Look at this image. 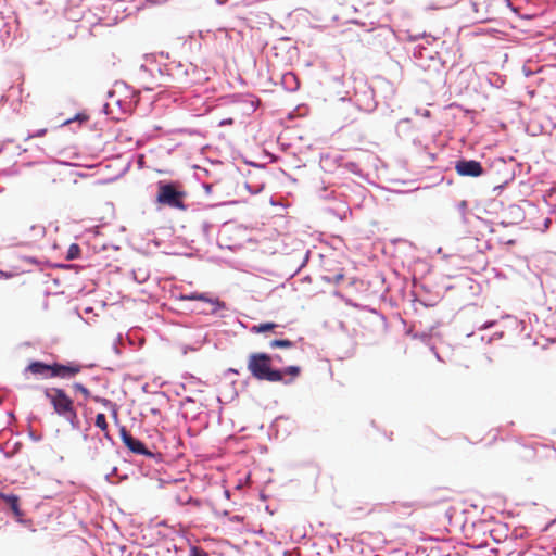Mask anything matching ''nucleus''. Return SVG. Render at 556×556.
<instances>
[{"mask_svg": "<svg viewBox=\"0 0 556 556\" xmlns=\"http://www.w3.org/2000/svg\"><path fill=\"white\" fill-rule=\"evenodd\" d=\"M248 369L258 380L270 382L282 381V372L271 368L270 357L267 354L256 353L250 355Z\"/></svg>", "mask_w": 556, "mask_h": 556, "instance_id": "f257e3e1", "label": "nucleus"}, {"mask_svg": "<svg viewBox=\"0 0 556 556\" xmlns=\"http://www.w3.org/2000/svg\"><path fill=\"white\" fill-rule=\"evenodd\" d=\"M45 395L53 405V408L56 414L64 417L66 420H74V418L76 417V413L73 409V402L63 390H46Z\"/></svg>", "mask_w": 556, "mask_h": 556, "instance_id": "f03ea898", "label": "nucleus"}, {"mask_svg": "<svg viewBox=\"0 0 556 556\" xmlns=\"http://www.w3.org/2000/svg\"><path fill=\"white\" fill-rule=\"evenodd\" d=\"M185 193L178 191L172 184H160L156 201L169 207L186 210L182 202Z\"/></svg>", "mask_w": 556, "mask_h": 556, "instance_id": "7ed1b4c3", "label": "nucleus"}, {"mask_svg": "<svg viewBox=\"0 0 556 556\" xmlns=\"http://www.w3.org/2000/svg\"><path fill=\"white\" fill-rule=\"evenodd\" d=\"M119 432H121V439H122L123 443L132 453L138 454V455L152 456V453L147 450L144 444L140 440H138V439L134 438L131 434H129L127 432V430L125 429V427H122Z\"/></svg>", "mask_w": 556, "mask_h": 556, "instance_id": "20e7f679", "label": "nucleus"}, {"mask_svg": "<svg viewBox=\"0 0 556 556\" xmlns=\"http://www.w3.org/2000/svg\"><path fill=\"white\" fill-rule=\"evenodd\" d=\"M455 170L460 176L478 177L483 169L481 164L475 160H462L455 165Z\"/></svg>", "mask_w": 556, "mask_h": 556, "instance_id": "39448f33", "label": "nucleus"}, {"mask_svg": "<svg viewBox=\"0 0 556 556\" xmlns=\"http://www.w3.org/2000/svg\"><path fill=\"white\" fill-rule=\"evenodd\" d=\"M26 370L45 379L52 378V365H47L41 362L30 363Z\"/></svg>", "mask_w": 556, "mask_h": 556, "instance_id": "423d86ee", "label": "nucleus"}, {"mask_svg": "<svg viewBox=\"0 0 556 556\" xmlns=\"http://www.w3.org/2000/svg\"><path fill=\"white\" fill-rule=\"evenodd\" d=\"M78 371L79 367L76 366L52 365V377L70 378Z\"/></svg>", "mask_w": 556, "mask_h": 556, "instance_id": "0eeeda50", "label": "nucleus"}, {"mask_svg": "<svg viewBox=\"0 0 556 556\" xmlns=\"http://www.w3.org/2000/svg\"><path fill=\"white\" fill-rule=\"evenodd\" d=\"M1 497L10 506L16 517L22 516V511L18 506V497L14 494H1Z\"/></svg>", "mask_w": 556, "mask_h": 556, "instance_id": "6e6552de", "label": "nucleus"}, {"mask_svg": "<svg viewBox=\"0 0 556 556\" xmlns=\"http://www.w3.org/2000/svg\"><path fill=\"white\" fill-rule=\"evenodd\" d=\"M198 301L210 303L213 306L212 313H216L219 308H223L225 306V304L220 302L218 299H211L205 293H199Z\"/></svg>", "mask_w": 556, "mask_h": 556, "instance_id": "1a4fd4ad", "label": "nucleus"}, {"mask_svg": "<svg viewBox=\"0 0 556 556\" xmlns=\"http://www.w3.org/2000/svg\"><path fill=\"white\" fill-rule=\"evenodd\" d=\"M30 231L33 232L31 237L35 239L42 238L46 233V228L42 225H33L30 227Z\"/></svg>", "mask_w": 556, "mask_h": 556, "instance_id": "9d476101", "label": "nucleus"}, {"mask_svg": "<svg viewBox=\"0 0 556 556\" xmlns=\"http://www.w3.org/2000/svg\"><path fill=\"white\" fill-rule=\"evenodd\" d=\"M293 342L290 340L275 339L270 342V348H292Z\"/></svg>", "mask_w": 556, "mask_h": 556, "instance_id": "9b49d317", "label": "nucleus"}, {"mask_svg": "<svg viewBox=\"0 0 556 556\" xmlns=\"http://www.w3.org/2000/svg\"><path fill=\"white\" fill-rule=\"evenodd\" d=\"M94 425H96L98 428H100L102 431H106V429H108V422H106L105 415H104V414H102V413H99V414L96 416Z\"/></svg>", "mask_w": 556, "mask_h": 556, "instance_id": "f8f14e48", "label": "nucleus"}, {"mask_svg": "<svg viewBox=\"0 0 556 556\" xmlns=\"http://www.w3.org/2000/svg\"><path fill=\"white\" fill-rule=\"evenodd\" d=\"M79 252H80L79 245L76 244V243H73V244L70 245V248L67 250L66 258L67 260H75V258L78 257Z\"/></svg>", "mask_w": 556, "mask_h": 556, "instance_id": "ddd939ff", "label": "nucleus"}, {"mask_svg": "<svg viewBox=\"0 0 556 556\" xmlns=\"http://www.w3.org/2000/svg\"><path fill=\"white\" fill-rule=\"evenodd\" d=\"M281 372H282V375H283V374L291 375V376H292V378H294V377H296V376L300 374V368H299L298 366H289V367H287V368H286L283 371H281ZM282 381H283L285 383H290V382L292 381V379L285 380V379L282 378Z\"/></svg>", "mask_w": 556, "mask_h": 556, "instance_id": "4468645a", "label": "nucleus"}, {"mask_svg": "<svg viewBox=\"0 0 556 556\" xmlns=\"http://www.w3.org/2000/svg\"><path fill=\"white\" fill-rule=\"evenodd\" d=\"M275 327H276V324H274V323H265V324H260L257 326H253L252 330L255 332H265V331H269V330L274 329Z\"/></svg>", "mask_w": 556, "mask_h": 556, "instance_id": "2eb2a0df", "label": "nucleus"}, {"mask_svg": "<svg viewBox=\"0 0 556 556\" xmlns=\"http://www.w3.org/2000/svg\"><path fill=\"white\" fill-rule=\"evenodd\" d=\"M189 556H208V554L204 549L192 545L190 546Z\"/></svg>", "mask_w": 556, "mask_h": 556, "instance_id": "dca6fc26", "label": "nucleus"}, {"mask_svg": "<svg viewBox=\"0 0 556 556\" xmlns=\"http://www.w3.org/2000/svg\"><path fill=\"white\" fill-rule=\"evenodd\" d=\"M198 292H192V293H189V294H182L180 296L181 300H185V301H198Z\"/></svg>", "mask_w": 556, "mask_h": 556, "instance_id": "f3484780", "label": "nucleus"}, {"mask_svg": "<svg viewBox=\"0 0 556 556\" xmlns=\"http://www.w3.org/2000/svg\"><path fill=\"white\" fill-rule=\"evenodd\" d=\"M74 388H75V390H77V391L81 392V393L85 395V397H88V396H89V391H88V390H87L83 384H80V383H75V384H74Z\"/></svg>", "mask_w": 556, "mask_h": 556, "instance_id": "a211bd4d", "label": "nucleus"}, {"mask_svg": "<svg viewBox=\"0 0 556 556\" xmlns=\"http://www.w3.org/2000/svg\"><path fill=\"white\" fill-rule=\"evenodd\" d=\"M493 325H494V321L485 323V324L481 327V329H488V328L492 327Z\"/></svg>", "mask_w": 556, "mask_h": 556, "instance_id": "6ab92c4d", "label": "nucleus"}, {"mask_svg": "<svg viewBox=\"0 0 556 556\" xmlns=\"http://www.w3.org/2000/svg\"><path fill=\"white\" fill-rule=\"evenodd\" d=\"M45 134H46V129H40L34 136L35 137H40V136H43Z\"/></svg>", "mask_w": 556, "mask_h": 556, "instance_id": "aec40b11", "label": "nucleus"}, {"mask_svg": "<svg viewBox=\"0 0 556 556\" xmlns=\"http://www.w3.org/2000/svg\"><path fill=\"white\" fill-rule=\"evenodd\" d=\"M288 79L294 80V76L292 74H288L285 76V80L287 81Z\"/></svg>", "mask_w": 556, "mask_h": 556, "instance_id": "412c9836", "label": "nucleus"}, {"mask_svg": "<svg viewBox=\"0 0 556 556\" xmlns=\"http://www.w3.org/2000/svg\"><path fill=\"white\" fill-rule=\"evenodd\" d=\"M231 123H232L231 119H227V121H222L220 125H226V124H231Z\"/></svg>", "mask_w": 556, "mask_h": 556, "instance_id": "4be33fe9", "label": "nucleus"}, {"mask_svg": "<svg viewBox=\"0 0 556 556\" xmlns=\"http://www.w3.org/2000/svg\"><path fill=\"white\" fill-rule=\"evenodd\" d=\"M0 276H1V277L9 278V275H8V274H4V273H2V271H0Z\"/></svg>", "mask_w": 556, "mask_h": 556, "instance_id": "5701e85b", "label": "nucleus"}]
</instances>
